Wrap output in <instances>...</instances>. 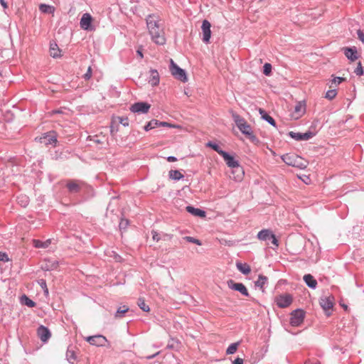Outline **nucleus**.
Returning <instances> with one entry per match:
<instances>
[{
  "label": "nucleus",
  "instance_id": "47",
  "mask_svg": "<svg viewBox=\"0 0 364 364\" xmlns=\"http://www.w3.org/2000/svg\"><path fill=\"white\" fill-rule=\"evenodd\" d=\"M129 225V220H127V219H122L120 223H119V227L120 229H126V228Z\"/></svg>",
  "mask_w": 364,
  "mask_h": 364
},
{
  "label": "nucleus",
  "instance_id": "18",
  "mask_svg": "<svg viewBox=\"0 0 364 364\" xmlns=\"http://www.w3.org/2000/svg\"><path fill=\"white\" fill-rule=\"evenodd\" d=\"M344 54L351 61H355L358 58L357 48L355 47L353 48H344Z\"/></svg>",
  "mask_w": 364,
  "mask_h": 364
},
{
  "label": "nucleus",
  "instance_id": "7",
  "mask_svg": "<svg viewBox=\"0 0 364 364\" xmlns=\"http://www.w3.org/2000/svg\"><path fill=\"white\" fill-rule=\"evenodd\" d=\"M274 301L278 307L284 309L291 304L293 298L289 294H280L275 297Z\"/></svg>",
  "mask_w": 364,
  "mask_h": 364
},
{
  "label": "nucleus",
  "instance_id": "50",
  "mask_svg": "<svg viewBox=\"0 0 364 364\" xmlns=\"http://www.w3.org/2000/svg\"><path fill=\"white\" fill-rule=\"evenodd\" d=\"M9 260V256L6 252H0V261L6 262Z\"/></svg>",
  "mask_w": 364,
  "mask_h": 364
},
{
  "label": "nucleus",
  "instance_id": "14",
  "mask_svg": "<svg viewBox=\"0 0 364 364\" xmlns=\"http://www.w3.org/2000/svg\"><path fill=\"white\" fill-rule=\"evenodd\" d=\"M211 25L208 20H204L202 23L201 29L203 32V41L205 43H209L211 31H210Z\"/></svg>",
  "mask_w": 364,
  "mask_h": 364
},
{
  "label": "nucleus",
  "instance_id": "26",
  "mask_svg": "<svg viewBox=\"0 0 364 364\" xmlns=\"http://www.w3.org/2000/svg\"><path fill=\"white\" fill-rule=\"evenodd\" d=\"M237 269L243 274L247 275L251 272L250 266L247 263L237 262Z\"/></svg>",
  "mask_w": 364,
  "mask_h": 364
},
{
  "label": "nucleus",
  "instance_id": "43",
  "mask_svg": "<svg viewBox=\"0 0 364 364\" xmlns=\"http://www.w3.org/2000/svg\"><path fill=\"white\" fill-rule=\"evenodd\" d=\"M272 65L270 63H265L263 66V73L267 75V76H269L270 75L271 73H272Z\"/></svg>",
  "mask_w": 364,
  "mask_h": 364
},
{
  "label": "nucleus",
  "instance_id": "52",
  "mask_svg": "<svg viewBox=\"0 0 364 364\" xmlns=\"http://www.w3.org/2000/svg\"><path fill=\"white\" fill-rule=\"evenodd\" d=\"M151 235H152V239L154 241L158 242L161 239V237H159V233L155 230L151 231Z\"/></svg>",
  "mask_w": 364,
  "mask_h": 364
},
{
  "label": "nucleus",
  "instance_id": "6",
  "mask_svg": "<svg viewBox=\"0 0 364 364\" xmlns=\"http://www.w3.org/2000/svg\"><path fill=\"white\" fill-rule=\"evenodd\" d=\"M304 318H305V312L304 310H302L301 309L294 310L291 313V317H290L291 326H294V327L299 326L304 322Z\"/></svg>",
  "mask_w": 364,
  "mask_h": 364
},
{
  "label": "nucleus",
  "instance_id": "24",
  "mask_svg": "<svg viewBox=\"0 0 364 364\" xmlns=\"http://www.w3.org/2000/svg\"><path fill=\"white\" fill-rule=\"evenodd\" d=\"M268 278L263 275L259 274L257 281L255 282V286L259 288L262 291L264 289V285L267 284Z\"/></svg>",
  "mask_w": 364,
  "mask_h": 364
},
{
  "label": "nucleus",
  "instance_id": "11",
  "mask_svg": "<svg viewBox=\"0 0 364 364\" xmlns=\"http://www.w3.org/2000/svg\"><path fill=\"white\" fill-rule=\"evenodd\" d=\"M86 341L92 346H105L109 343L105 336L102 335H95L86 338Z\"/></svg>",
  "mask_w": 364,
  "mask_h": 364
},
{
  "label": "nucleus",
  "instance_id": "32",
  "mask_svg": "<svg viewBox=\"0 0 364 364\" xmlns=\"http://www.w3.org/2000/svg\"><path fill=\"white\" fill-rule=\"evenodd\" d=\"M168 175L170 178L175 181H178L184 177V176L178 170H171Z\"/></svg>",
  "mask_w": 364,
  "mask_h": 364
},
{
  "label": "nucleus",
  "instance_id": "29",
  "mask_svg": "<svg viewBox=\"0 0 364 364\" xmlns=\"http://www.w3.org/2000/svg\"><path fill=\"white\" fill-rule=\"evenodd\" d=\"M58 266V262L55 260H48L45 265L42 267L45 271H51L55 269Z\"/></svg>",
  "mask_w": 364,
  "mask_h": 364
},
{
  "label": "nucleus",
  "instance_id": "1",
  "mask_svg": "<svg viewBox=\"0 0 364 364\" xmlns=\"http://www.w3.org/2000/svg\"><path fill=\"white\" fill-rule=\"evenodd\" d=\"M146 26L152 41L158 45H164L166 43L164 29L159 23V18L154 14H150L146 17Z\"/></svg>",
  "mask_w": 364,
  "mask_h": 364
},
{
  "label": "nucleus",
  "instance_id": "33",
  "mask_svg": "<svg viewBox=\"0 0 364 364\" xmlns=\"http://www.w3.org/2000/svg\"><path fill=\"white\" fill-rule=\"evenodd\" d=\"M158 127H159V121L156 119H152L144 126V129L146 132H148Z\"/></svg>",
  "mask_w": 364,
  "mask_h": 364
},
{
  "label": "nucleus",
  "instance_id": "8",
  "mask_svg": "<svg viewBox=\"0 0 364 364\" xmlns=\"http://www.w3.org/2000/svg\"><path fill=\"white\" fill-rule=\"evenodd\" d=\"M84 184L85 183L80 180L68 179L66 181L65 186L70 193H78Z\"/></svg>",
  "mask_w": 364,
  "mask_h": 364
},
{
  "label": "nucleus",
  "instance_id": "17",
  "mask_svg": "<svg viewBox=\"0 0 364 364\" xmlns=\"http://www.w3.org/2000/svg\"><path fill=\"white\" fill-rule=\"evenodd\" d=\"M207 146L211 147L213 150L220 154L224 158V159H234L232 156L229 155L227 152L223 151L218 144L209 141L207 143Z\"/></svg>",
  "mask_w": 364,
  "mask_h": 364
},
{
  "label": "nucleus",
  "instance_id": "37",
  "mask_svg": "<svg viewBox=\"0 0 364 364\" xmlns=\"http://www.w3.org/2000/svg\"><path fill=\"white\" fill-rule=\"evenodd\" d=\"M233 118L238 129L247 122L245 119L238 114L233 115Z\"/></svg>",
  "mask_w": 364,
  "mask_h": 364
},
{
  "label": "nucleus",
  "instance_id": "27",
  "mask_svg": "<svg viewBox=\"0 0 364 364\" xmlns=\"http://www.w3.org/2000/svg\"><path fill=\"white\" fill-rule=\"evenodd\" d=\"M259 112L262 116V118L269 123L271 125L275 127L276 122L275 120L269 116L264 109L259 108Z\"/></svg>",
  "mask_w": 364,
  "mask_h": 364
},
{
  "label": "nucleus",
  "instance_id": "3",
  "mask_svg": "<svg viewBox=\"0 0 364 364\" xmlns=\"http://www.w3.org/2000/svg\"><path fill=\"white\" fill-rule=\"evenodd\" d=\"M170 71L176 79L183 82H187L188 77L185 70L179 68L172 59L170 60Z\"/></svg>",
  "mask_w": 364,
  "mask_h": 364
},
{
  "label": "nucleus",
  "instance_id": "12",
  "mask_svg": "<svg viewBox=\"0 0 364 364\" xmlns=\"http://www.w3.org/2000/svg\"><path fill=\"white\" fill-rule=\"evenodd\" d=\"M92 17L88 14L85 13L82 16L80 25V27L85 31H92L93 26H92Z\"/></svg>",
  "mask_w": 364,
  "mask_h": 364
},
{
  "label": "nucleus",
  "instance_id": "35",
  "mask_svg": "<svg viewBox=\"0 0 364 364\" xmlns=\"http://www.w3.org/2000/svg\"><path fill=\"white\" fill-rule=\"evenodd\" d=\"M18 203L22 207H26L29 203V198L26 196H20L17 198Z\"/></svg>",
  "mask_w": 364,
  "mask_h": 364
},
{
  "label": "nucleus",
  "instance_id": "49",
  "mask_svg": "<svg viewBox=\"0 0 364 364\" xmlns=\"http://www.w3.org/2000/svg\"><path fill=\"white\" fill-rule=\"evenodd\" d=\"M90 139L91 141H93L95 144H103L104 141L100 139V136L97 135L93 136H89Z\"/></svg>",
  "mask_w": 364,
  "mask_h": 364
},
{
  "label": "nucleus",
  "instance_id": "31",
  "mask_svg": "<svg viewBox=\"0 0 364 364\" xmlns=\"http://www.w3.org/2000/svg\"><path fill=\"white\" fill-rule=\"evenodd\" d=\"M39 10L44 14H53L55 11V9L53 6L41 4L39 6Z\"/></svg>",
  "mask_w": 364,
  "mask_h": 364
},
{
  "label": "nucleus",
  "instance_id": "30",
  "mask_svg": "<svg viewBox=\"0 0 364 364\" xmlns=\"http://www.w3.org/2000/svg\"><path fill=\"white\" fill-rule=\"evenodd\" d=\"M129 308L127 306H119L114 314L115 318H122L124 316L125 313L128 312Z\"/></svg>",
  "mask_w": 364,
  "mask_h": 364
},
{
  "label": "nucleus",
  "instance_id": "38",
  "mask_svg": "<svg viewBox=\"0 0 364 364\" xmlns=\"http://www.w3.org/2000/svg\"><path fill=\"white\" fill-rule=\"evenodd\" d=\"M48 241L44 242L39 240H33L34 246L37 248H46L48 246Z\"/></svg>",
  "mask_w": 364,
  "mask_h": 364
},
{
  "label": "nucleus",
  "instance_id": "58",
  "mask_svg": "<svg viewBox=\"0 0 364 364\" xmlns=\"http://www.w3.org/2000/svg\"><path fill=\"white\" fill-rule=\"evenodd\" d=\"M243 359L240 358H237L235 360L232 361V364H243Z\"/></svg>",
  "mask_w": 364,
  "mask_h": 364
},
{
  "label": "nucleus",
  "instance_id": "56",
  "mask_svg": "<svg viewBox=\"0 0 364 364\" xmlns=\"http://www.w3.org/2000/svg\"><path fill=\"white\" fill-rule=\"evenodd\" d=\"M358 38L363 42L364 43V33L360 31V30H358Z\"/></svg>",
  "mask_w": 364,
  "mask_h": 364
},
{
  "label": "nucleus",
  "instance_id": "64",
  "mask_svg": "<svg viewBox=\"0 0 364 364\" xmlns=\"http://www.w3.org/2000/svg\"><path fill=\"white\" fill-rule=\"evenodd\" d=\"M167 347H168V348H174V347H173V343H172V344L168 343V346H167Z\"/></svg>",
  "mask_w": 364,
  "mask_h": 364
},
{
  "label": "nucleus",
  "instance_id": "44",
  "mask_svg": "<svg viewBox=\"0 0 364 364\" xmlns=\"http://www.w3.org/2000/svg\"><path fill=\"white\" fill-rule=\"evenodd\" d=\"M38 284H40L41 287L43 289L45 294H48V289L47 288L46 282L45 279H41L38 281Z\"/></svg>",
  "mask_w": 364,
  "mask_h": 364
},
{
  "label": "nucleus",
  "instance_id": "19",
  "mask_svg": "<svg viewBox=\"0 0 364 364\" xmlns=\"http://www.w3.org/2000/svg\"><path fill=\"white\" fill-rule=\"evenodd\" d=\"M186 210L187 212L191 213V215L200 218L205 217V212L201 209L194 208L191 205H188L186 207Z\"/></svg>",
  "mask_w": 364,
  "mask_h": 364
},
{
  "label": "nucleus",
  "instance_id": "57",
  "mask_svg": "<svg viewBox=\"0 0 364 364\" xmlns=\"http://www.w3.org/2000/svg\"><path fill=\"white\" fill-rule=\"evenodd\" d=\"M159 127H173V126L166 122H159Z\"/></svg>",
  "mask_w": 364,
  "mask_h": 364
},
{
  "label": "nucleus",
  "instance_id": "61",
  "mask_svg": "<svg viewBox=\"0 0 364 364\" xmlns=\"http://www.w3.org/2000/svg\"><path fill=\"white\" fill-rule=\"evenodd\" d=\"M137 54L141 57V58H143L142 52L139 50H137Z\"/></svg>",
  "mask_w": 364,
  "mask_h": 364
},
{
  "label": "nucleus",
  "instance_id": "10",
  "mask_svg": "<svg viewBox=\"0 0 364 364\" xmlns=\"http://www.w3.org/2000/svg\"><path fill=\"white\" fill-rule=\"evenodd\" d=\"M228 287L232 290L239 291L242 295L245 296H250L247 289L242 283L235 282L232 279H229L227 282Z\"/></svg>",
  "mask_w": 364,
  "mask_h": 364
},
{
  "label": "nucleus",
  "instance_id": "59",
  "mask_svg": "<svg viewBox=\"0 0 364 364\" xmlns=\"http://www.w3.org/2000/svg\"><path fill=\"white\" fill-rule=\"evenodd\" d=\"M0 3L4 9L8 7L7 4L4 1V0H0Z\"/></svg>",
  "mask_w": 364,
  "mask_h": 364
},
{
  "label": "nucleus",
  "instance_id": "21",
  "mask_svg": "<svg viewBox=\"0 0 364 364\" xmlns=\"http://www.w3.org/2000/svg\"><path fill=\"white\" fill-rule=\"evenodd\" d=\"M240 131L245 135L250 136L252 141H257V139L255 136L252 134V128L247 122L245 123L241 127L239 128Z\"/></svg>",
  "mask_w": 364,
  "mask_h": 364
},
{
  "label": "nucleus",
  "instance_id": "54",
  "mask_svg": "<svg viewBox=\"0 0 364 364\" xmlns=\"http://www.w3.org/2000/svg\"><path fill=\"white\" fill-rule=\"evenodd\" d=\"M305 364H321V362L317 359H309L305 362Z\"/></svg>",
  "mask_w": 364,
  "mask_h": 364
},
{
  "label": "nucleus",
  "instance_id": "5",
  "mask_svg": "<svg viewBox=\"0 0 364 364\" xmlns=\"http://www.w3.org/2000/svg\"><path fill=\"white\" fill-rule=\"evenodd\" d=\"M319 304L324 311L326 315L329 316L331 315V310L334 305V297L332 296H323L319 299Z\"/></svg>",
  "mask_w": 364,
  "mask_h": 364
},
{
  "label": "nucleus",
  "instance_id": "60",
  "mask_svg": "<svg viewBox=\"0 0 364 364\" xmlns=\"http://www.w3.org/2000/svg\"><path fill=\"white\" fill-rule=\"evenodd\" d=\"M157 354H159V353H156V354H154L152 355H149V356H147V358L148 359H152L154 358Z\"/></svg>",
  "mask_w": 364,
  "mask_h": 364
},
{
  "label": "nucleus",
  "instance_id": "53",
  "mask_svg": "<svg viewBox=\"0 0 364 364\" xmlns=\"http://www.w3.org/2000/svg\"><path fill=\"white\" fill-rule=\"evenodd\" d=\"M119 122L124 126V127H128L129 126V119L127 117H119Z\"/></svg>",
  "mask_w": 364,
  "mask_h": 364
},
{
  "label": "nucleus",
  "instance_id": "22",
  "mask_svg": "<svg viewBox=\"0 0 364 364\" xmlns=\"http://www.w3.org/2000/svg\"><path fill=\"white\" fill-rule=\"evenodd\" d=\"M149 82L152 86H156L159 83V74L156 70L152 69L150 70V77Z\"/></svg>",
  "mask_w": 364,
  "mask_h": 364
},
{
  "label": "nucleus",
  "instance_id": "25",
  "mask_svg": "<svg viewBox=\"0 0 364 364\" xmlns=\"http://www.w3.org/2000/svg\"><path fill=\"white\" fill-rule=\"evenodd\" d=\"M304 280L306 282V285L311 289H315L317 286V281L314 278V277L311 274H305L304 276Z\"/></svg>",
  "mask_w": 364,
  "mask_h": 364
},
{
  "label": "nucleus",
  "instance_id": "23",
  "mask_svg": "<svg viewBox=\"0 0 364 364\" xmlns=\"http://www.w3.org/2000/svg\"><path fill=\"white\" fill-rule=\"evenodd\" d=\"M273 232L269 229H263L260 230L257 234V238L262 241H267L270 240V235H272Z\"/></svg>",
  "mask_w": 364,
  "mask_h": 364
},
{
  "label": "nucleus",
  "instance_id": "4",
  "mask_svg": "<svg viewBox=\"0 0 364 364\" xmlns=\"http://www.w3.org/2000/svg\"><path fill=\"white\" fill-rule=\"evenodd\" d=\"M41 144L45 146H55L57 140V134L55 132H48L43 134L39 138H36Z\"/></svg>",
  "mask_w": 364,
  "mask_h": 364
},
{
  "label": "nucleus",
  "instance_id": "13",
  "mask_svg": "<svg viewBox=\"0 0 364 364\" xmlns=\"http://www.w3.org/2000/svg\"><path fill=\"white\" fill-rule=\"evenodd\" d=\"M306 112V103L304 101L298 102L291 114L292 117L297 119L301 117Z\"/></svg>",
  "mask_w": 364,
  "mask_h": 364
},
{
  "label": "nucleus",
  "instance_id": "20",
  "mask_svg": "<svg viewBox=\"0 0 364 364\" xmlns=\"http://www.w3.org/2000/svg\"><path fill=\"white\" fill-rule=\"evenodd\" d=\"M286 162L287 165L291 166L293 167H296L300 169H304L309 165V161H284Z\"/></svg>",
  "mask_w": 364,
  "mask_h": 364
},
{
  "label": "nucleus",
  "instance_id": "15",
  "mask_svg": "<svg viewBox=\"0 0 364 364\" xmlns=\"http://www.w3.org/2000/svg\"><path fill=\"white\" fill-rule=\"evenodd\" d=\"M289 136L296 141H306L312 138L314 134L310 131L305 133L289 132Z\"/></svg>",
  "mask_w": 364,
  "mask_h": 364
},
{
  "label": "nucleus",
  "instance_id": "2",
  "mask_svg": "<svg viewBox=\"0 0 364 364\" xmlns=\"http://www.w3.org/2000/svg\"><path fill=\"white\" fill-rule=\"evenodd\" d=\"M226 161L228 166L230 169V177L236 181H241L245 175V171L242 166L239 164V161Z\"/></svg>",
  "mask_w": 364,
  "mask_h": 364
},
{
  "label": "nucleus",
  "instance_id": "55",
  "mask_svg": "<svg viewBox=\"0 0 364 364\" xmlns=\"http://www.w3.org/2000/svg\"><path fill=\"white\" fill-rule=\"evenodd\" d=\"M173 237L172 235L164 234L161 239L164 240H171Z\"/></svg>",
  "mask_w": 364,
  "mask_h": 364
},
{
  "label": "nucleus",
  "instance_id": "51",
  "mask_svg": "<svg viewBox=\"0 0 364 364\" xmlns=\"http://www.w3.org/2000/svg\"><path fill=\"white\" fill-rule=\"evenodd\" d=\"M269 240H271L272 244H273L276 247L279 246V241L274 233L272 234V235H270Z\"/></svg>",
  "mask_w": 364,
  "mask_h": 364
},
{
  "label": "nucleus",
  "instance_id": "36",
  "mask_svg": "<svg viewBox=\"0 0 364 364\" xmlns=\"http://www.w3.org/2000/svg\"><path fill=\"white\" fill-rule=\"evenodd\" d=\"M139 308L145 312H149L150 311L149 306L145 303V301L142 298H139L137 302Z\"/></svg>",
  "mask_w": 364,
  "mask_h": 364
},
{
  "label": "nucleus",
  "instance_id": "28",
  "mask_svg": "<svg viewBox=\"0 0 364 364\" xmlns=\"http://www.w3.org/2000/svg\"><path fill=\"white\" fill-rule=\"evenodd\" d=\"M50 55L53 58H58L60 56V50L55 43L50 44Z\"/></svg>",
  "mask_w": 364,
  "mask_h": 364
},
{
  "label": "nucleus",
  "instance_id": "9",
  "mask_svg": "<svg viewBox=\"0 0 364 364\" xmlns=\"http://www.w3.org/2000/svg\"><path fill=\"white\" fill-rule=\"evenodd\" d=\"M151 105L146 102H137L131 105L129 109L133 113L146 114L149 111Z\"/></svg>",
  "mask_w": 364,
  "mask_h": 364
},
{
  "label": "nucleus",
  "instance_id": "41",
  "mask_svg": "<svg viewBox=\"0 0 364 364\" xmlns=\"http://www.w3.org/2000/svg\"><path fill=\"white\" fill-rule=\"evenodd\" d=\"M66 356L68 360L71 363H73V361L76 360V355L73 350H68L66 353Z\"/></svg>",
  "mask_w": 364,
  "mask_h": 364
},
{
  "label": "nucleus",
  "instance_id": "34",
  "mask_svg": "<svg viewBox=\"0 0 364 364\" xmlns=\"http://www.w3.org/2000/svg\"><path fill=\"white\" fill-rule=\"evenodd\" d=\"M239 345V342L231 343L226 350V354L232 355L235 353L237 351Z\"/></svg>",
  "mask_w": 364,
  "mask_h": 364
},
{
  "label": "nucleus",
  "instance_id": "63",
  "mask_svg": "<svg viewBox=\"0 0 364 364\" xmlns=\"http://www.w3.org/2000/svg\"><path fill=\"white\" fill-rule=\"evenodd\" d=\"M114 132H117V130L114 129L113 127L112 126L111 127V133L113 134Z\"/></svg>",
  "mask_w": 364,
  "mask_h": 364
},
{
  "label": "nucleus",
  "instance_id": "62",
  "mask_svg": "<svg viewBox=\"0 0 364 364\" xmlns=\"http://www.w3.org/2000/svg\"><path fill=\"white\" fill-rule=\"evenodd\" d=\"M166 159L173 160V159H177L175 156H170L166 157Z\"/></svg>",
  "mask_w": 364,
  "mask_h": 364
},
{
  "label": "nucleus",
  "instance_id": "16",
  "mask_svg": "<svg viewBox=\"0 0 364 364\" xmlns=\"http://www.w3.org/2000/svg\"><path fill=\"white\" fill-rule=\"evenodd\" d=\"M37 334H38V338L43 343L47 342L51 336L50 330L47 327H46L43 325H41L38 328Z\"/></svg>",
  "mask_w": 364,
  "mask_h": 364
},
{
  "label": "nucleus",
  "instance_id": "39",
  "mask_svg": "<svg viewBox=\"0 0 364 364\" xmlns=\"http://www.w3.org/2000/svg\"><path fill=\"white\" fill-rule=\"evenodd\" d=\"M333 89H332V90H328L325 95V97L330 100L334 99L337 95L336 90L334 87H333Z\"/></svg>",
  "mask_w": 364,
  "mask_h": 364
},
{
  "label": "nucleus",
  "instance_id": "46",
  "mask_svg": "<svg viewBox=\"0 0 364 364\" xmlns=\"http://www.w3.org/2000/svg\"><path fill=\"white\" fill-rule=\"evenodd\" d=\"M23 298L25 299V304L29 307H34L36 306V303L28 298L26 296H23Z\"/></svg>",
  "mask_w": 364,
  "mask_h": 364
},
{
  "label": "nucleus",
  "instance_id": "40",
  "mask_svg": "<svg viewBox=\"0 0 364 364\" xmlns=\"http://www.w3.org/2000/svg\"><path fill=\"white\" fill-rule=\"evenodd\" d=\"M346 79L341 77H336L331 80L330 87H336L338 85L341 84Z\"/></svg>",
  "mask_w": 364,
  "mask_h": 364
},
{
  "label": "nucleus",
  "instance_id": "42",
  "mask_svg": "<svg viewBox=\"0 0 364 364\" xmlns=\"http://www.w3.org/2000/svg\"><path fill=\"white\" fill-rule=\"evenodd\" d=\"M183 240H185L188 242L194 243L198 245H202V242H200V240H199L195 237H191V236H186L183 237Z\"/></svg>",
  "mask_w": 364,
  "mask_h": 364
},
{
  "label": "nucleus",
  "instance_id": "48",
  "mask_svg": "<svg viewBox=\"0 0 364 364\" xmlns=\"http://www.w3.org/2000/svg\"><path fill=\"white\" fill-rule=\"evenodd\" d=\"M92 68L90 66L86 72V73L84 74L83 75V77L85 80H88L91 78L92 77Z\"/></svg>",
  "mask_w": 364,
  "mask_h": 364
},
{
  "label": "nucleus",
  "instance_id": "45",
  "mask_svg": "<svg viewBox=\"0 0 364 364\" xmlns=\"http://www.w3.org/2000/svg\"><path fill=\"white\" fill-rule=\"evenodd\" d=\"M354 73L356 74V75L360 76L363 74V68L361 64V62L358 63V66L355 69Z\"/></svg>",
  "mask_w": 364,
  "mask_h": 364
}]
</instances>
